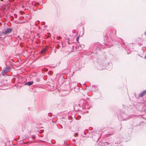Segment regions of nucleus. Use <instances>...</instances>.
I'll return each instance as SVG.
<instances>
[{
  "label": "nucleus",
  "mask_w": 146,
  "mask_h": 146,
  "mask_svg": "<svg viewBox=\"0 0 146 146\" xmlns=\"http://www.w3.org/2000/svg\"><path fill=\"white\" fill-rule=\"evenodd\" d=\"M79 39V36H78L76 38V40L77 42L78 41Z\"/></svg>",
  "instance_id": "nucleus-8"
},
{
  "label": "nucleus",
  "mask_w": 146,
  "mask_h": 146,
  "mask_svg": "<svg viewBox=\"0 0 146 146\" xmlns=\"http://www.w3.org/2000/svg\"><path fill=\"white\" fill-rule=\"evenodd\" d=\"M37 81H39V79H38V78H37L36 80Z\"/></svg>",
  "instance_id": "nucleus-9"
},
{
  "label": "nucleus",
  "mask_w": 146,
  "mask_h": 146,
  "mask_svg": "<svg viewBox=\"0 0 146 146\" xmlns=\"http://www.w3.org/2000/svg\"><path fill=\"white\" fill-rule=\"evenodd\" d=\"M104 146H111L110 144H109L108 142H105L104 143Z\"/></svg>",
  "instance_id": "nucleus-5"
},
{
  "label": "nucleus",
  "mask_w": 146,
  "mask_h": 146,
  "mask_svg": "<svg viewBox=\"0 0 146 146\" xmlns=\"http://www.w3.org/2000/svg\"><path fill=\"white\" fill-rule=\"evenodd\" d=\"M1 1H3V0H1Z\"/></svg>",
  "instance_id": "nucleus-10"
},
{
  "label": "nucleus",
  "mask_w": 146,
  "mask_h": 146,
  "mask_svg": "<svg viewBox=\"0 0 146 146\" xmlns=\"http://www.w3.org/2000/svg\"><path fill=\"white\" fill-rule=\"evenodd\" d=\"M10 71V68L9 67H7L5 68L2 71V73L3 75L5 73H7L9 72Z\"/></svg>",
  "instance_id": "nucleus-2"
},
{
  "label": "nucleus",
  "mask_w": 146,
  "mask_h": 146,
  "mask_svg": "<svg viewBox=\"0 0 146 146\" xmlns=\"http://www.w3.org/2000/svg\"><path fill=\"white\" fill-rule=\"evenodd\" d=\"M33 83V81L31 82H26L25 83V85H28V86H31L32 85Z\"/></svg>",
  "instance_id": "nucleus-4"
},
{
  "label": "nucleus",
  "mask_w": 146,
  "mask_h": 146,
  "mask_svg": "<svg viewBox=\"0 0 146 146\" xmlns=\"http://www.w3.org/2000/svg\"><path fill=\"white\" fill-rule=\"evenodd\" d=\"M100 65H98V67L97 68L98 69L100 70H102L103 69V68L102 67H101Z\"/></svg>",
  "instance_id": "nucleus-6"
},
{
  "label": "nucleus",
  "mask_w": 146,
  "mask_h": 146,
  "mask_svg": "<svg viewBox=\"0 0 146 146\" xmlns=\"http://www.w3.org/2000/svg\"><path fill=\"white\" fill-rule=\"evenodd\" d=\"M146 94V90L143 91L141 93H140L139 95V96L140 97H143L144 95Z\"/></svg>",
  "instance_id": "nucleus-3"
},
{
  "label": "nucleus",
  "mask_w": 146,
  "mask_h": 146,
  "mask_svg": "<svg viewBox=\"0 0 146 146\" xmlns=\"http://www.w3.org/2000/svg\"><path fill=\"white\" fill-rule=\"evenodd\" d=\"M46 50V49L44 48V49H43V50H42L41 51V52L42 53H44L45 52Z\"/></svg>",
  "instance_id": "nucleus-7"
},
{
  "label": "nucleus",
  "mask_w": 146,
  "mask_h": 146,
  "mask_svg": "<svg viewBox=\"0 0 146 146\" xmlns=\"http://www.w3.org/2000/svg\"><path fill=\"white\" fill-rule=\"evenodd\" d=\"M12 29L11 28L7 29L5 31H3L1 32V33L4 35H8L12 31Z\"/></svg>",
  "instance_id": "nucleus-1"
}]
</instances>
